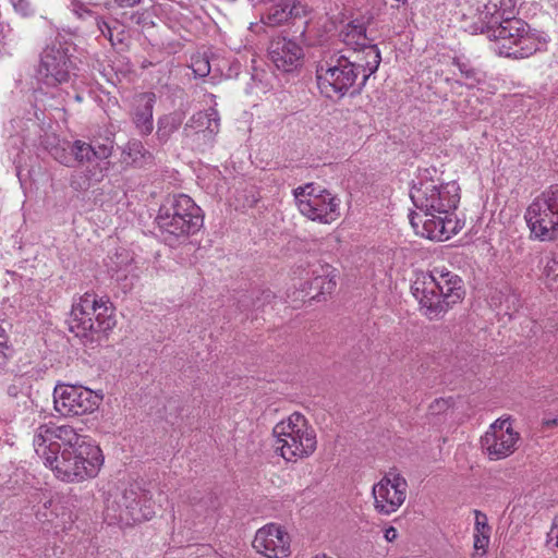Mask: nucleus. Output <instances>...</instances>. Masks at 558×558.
Masks as SVG:
<instances>
[{
  "label": "nucleus",
  "instance_id": "obj_49",
  "mask_svg": "<svg viewBox=\"0 0 558 558\" xmlns=\"http://www.w3.org/2000/svg\"><path fill=\"white\" fill-rule=\"evenodd\" d=\"M435 403L438 407L446 404V402L444 400H436Z\"/></svg>",
  "mask_w": 558,
  "mask_h": 558
},
{
  "label": "nucleus",
  "instance_id": "obj_16",
  "mask_svg": "<svg viewBox=\"0 0 558 558\" xmlns=\"http://www.w3.org/2000/svg\"><path fill=\"white\" fill-rule=\"evenodd\" d=\"M517 0H499L498 2L488 1L487 3H480V12L477 22L471 26V34H485L492 39V33L499 27L505 19L508 16L513 17L517 14Z\"/></svg>",
  "mask_w": 558,
  "mask_h": 558
},
{
  "label": "nucleus",
  "instance_id": "obj_7",
  "mask_svg": "<svg viewBox=\"0 0 558 558\" xmlns=\"http://www.w3.org/2000/svg\"><path fill=\"white\" fill-rule=\"evenodd\" d=\"M508 16L504 23L492 33V39L497 43V52L500 56L513 59L529 58L541 50L545 41L531 29L530 25L521 19Z\"/></svg>",
  "mask_w": 558,
  "mask_h": 558
},
{
  "label": "nucleus",
  "instance_id": "obj_27",
  "mask_svg": "<svg viewBox=\"0 0 558 558\" xmlns=\"http://www.w3.org/2000/svg\"><path fill=\"white\" fill-rule=\"evenodd\" d=\"M123 162L136 167H142L147 163L151 158L148 150L145 149L144 145L138 141L129 142L123 149Z\"/></svg>",
  "mask_w": 558,
  "mask_h": 558
},
{
  "label": "nucleus",
  "instance_id": "obj_15",
  "mask_svg": "<svg viewBox=\"0 0 558 558\" xmlns=\"http://www.w3.org/2000/svg\"><path fill=\"white\" fill-rule=\"evenodd\" d=\"M408 483L395 471L388 472L373 486L375 509L381 514L396 512L407 498Z\"/></svg>",
  "mask_w": 558,
  "mask_h": 558
},
{
  "label": "nucleus",
  "instance_id": "obj_39",
  "mask_svg": "<svg viewBox=\"0 0 558 558\" xmlns=\"http://www.w3.org/2000/svg\"><path fill=\"white\" fill-rule=\"evenodd\" d=\"M112 148H113L112 145H109V144L93 145V149H94L93 160L94 159H98V160L108 159L112 154Z\"/></svg>",
  "mask_w": 558,
  "mask_h": 558
},
{
  "label": "nucleus",
  "instance_id": "obj_9",
  "mask_svg": "<svg viewBox=\"0 0 558 558\" xmlns=\"http://www.w3.org/2000/svg\"><path fill=\"white\" fill-rule=\"evenodd\" d=\"M299 211L312 221L329 225L340 217L339 197L314 183L293 190Z\"/></svg>",
  "mask_w": 558,
  "mask_h": 558
},
{
  "label": "nucleus",
  "instance_id": "obj_41",
  "mask_svg": "<svg viewBox=\"0 0 558 558\" xmlns=\"http://www.w3.org/2000/svg\"><path fill=\"white\" fill-rule=\"evenodd\" d=\"M14 10L23 16L32 14L33 9L28 0H10Z\"/></svg>",
  "mask_w": 558,
  "mask_h": 558
},
{
  "label": "nucleus",
  "instance_id": "obj_46",
  "mask_svg": "<svg viewBox=\"0 0 558 558\" xmlns=\"http://www.w3.org/2000/svg\"><path fill=\"white\" fill-rule=\"evenodd\" d=\"M544 424H545L547 427H550V426H554V425H556V424H557V420H556V418H554V420H546V421L544 422Z\"/></svg>",
  "mask_w": 558,
  "mask_h": 558
},
{
  "label": "nucleus",
  "instance_id": "obj_25",
  "mask_svg": "<svg viewBox=\"0 0 558 558\" xmlns=\"http://www.w3.org/2000/svg\"><path fill=\"white\" fill-rule=\"evenodd\" d=\"M341 40L352 50L373 45L372 39L366 35V27L363 23L353 21L348 23L340 33Z\"/></svg>",
  "mask_w": 558,
  "mask_h": 558
},
{
  "label": "nucleus",
  "instance_id": "obj_10",
  "mask_svg": "<svg viewBox=\"0 0 558 558\" xmlns=\"http://www.w3.org/2000/svg\"><path fill=\"white\" fill-rule=\"evenodd\" d=\"M532 234L541 241L555 239L558 233V184L537 195L524 214Z\"/></svg>",
  "mask_w": 558,
  "mask_h": 558
},
{
  "label": "nucleus",
  "instance_id": "obj_18",
  "mask_svg": "<svg viewBox=\"0 0 558 558\" xmlns=\"http://www.w3.org/2000/svg\"><path fill=\"white\" fill-rule=\"evenodd\" d=\"M253 547L267 558H284L290 554V538L279 525L270 523L256 532Z\"/></svg>",
  "mask_w": 558,
  "mask_h": 558
},
{
  "label": "nucleus",
  "instance_id": "obj_37",
  "mask_svg": "<svg viewBox=\"0 0 558 558\" xmlns=\"http://www.w3.org/2000/svg\"><path fill=\"white\" fill-rule=\"evenodd\" d=\"M480 12V3L476 5H470L468 11L462 15V28L465 32L471 34V26L475 25L477 22V15L475 13Z\"/></svg>",
  "mask_w": 558,
  "mask_h": 558
},
{
  "label": "nucleus",
  "instance_id": "obj_19",
  "mask_svg": "<svg viewBox=\"0 0 558 558\" xmlns=\"http://www.w3.org/2000/svg\"><path fill=\"white\" fill-rule=\"evenodd\" d=\"M268 57L279 71L290 73L302 65L304 52L296 41L286 37H277L269 44Z\"/></svg>",
  "mask_w": 558,
  "mask_h": 558
},
{
  "label": "nucleus",
  "instance_id": "obj_6",
  "mask_svg": "<svg viewBox=\"0 0 558 558\" xmlns=\"http://www.w3.org/2000/svg\"><path fill=\"white\" fill-rule=\"evenodd\" d=\"M272 435L275 451L287 462L306 459L317 448L315 429L299 412H294L277 423L272 428Z\"/></svg>",
  "mask_w": 558,
  "mask_h": 558
},
{
  "label": "nucleus",
  "instance_id": "obj_33",
  "mask_svg": "<svg viewBox=\"0 0 558 558\" xmlns=\"http://www.w3.org/2000/svg\"><path fill=\"white\" fill-rule=\"evenodd\" d=\"M453 64L458 68L462 76L464 77V84L472 87L481 81L480 72L472 68L468 62L460 59H454Z\"/></svg>",
  "mask_w": 558,
  "mask_h": 558
},
{
  "label": "nucleus",
  "instance_id": "obj_31",
  "mask_svg": "<svg viewBox=\"0 0 558 558\" xmlns=\"http://www.w3.org/2000/svg\"><path fill=\"white\" fill-rule=\"evenodd\" d=\"M69 148L73 154V162L77 161L78 163H83L93 161L94 149L92 144L77 140L74 141Z\"/></svg>",
  "mask_w": 558,
  "mask_h": 558
},
{
  "label": "nucleus",
  "instance_id": "obj_2",
  "mask_svg": "<svg viewBox=\"0 0 558 558\" xmlns=\"http://www.w3.org/2000/svg\"><path fill=\"white\" fill-rule=\"evenodd\" d=\"M410 197L420 214L409 215L410 222L417 234L435 241H444L456 232L458 221L453 219L454 210L460 202V186L450 181L438 184L434 180L414 183Z\"/></svg>",
  "mask_w": 558,
  "mask_h": 558
},
{
  "label": "nucleus",
  "instance_id": "obj_26",
  "mask_svg": "<svg viewBox=\"0 0 558 558\" xmlns=\"http://www.w3.org/2000/svg\"><path fill=\"white\" fill-rule=\"evenodd\" d=\"M184 119L185 113L179 110L159 117L156 131L157 140L161 144L167 143L171 135L181 128Z\"/></svg>",
  "mask_w": 558,
  "mask_h": 558
},
{
  "label": "nucleus",
  "instance_id": "obj_20",
  "mask_svg": "<svg viewBox=\"0 0 558 558\" xmlns=\"http://www.w3.org/2000/svg\"><path fill=\"white\" fill-rule=\"evenodd\" d=\"M337 270L326 263L314 264L311 268V278L306 282V295L311 300L320 301L325 294H330L337 286Z\"/></svg>",
  "mask_w": 558,
  "mask_h": 558
},
{
  "label": "nucleus",
  "instance_id": "obj_5",
  "mask_svg": "<svg viewBox=\"0 0 558 558\" xmlns=\"http://www.w3.org/2000/svg\"><path fill=\"white\" fill-rule=\"evenodd\" d=\"M68 325L70 331L81 339L99 340L102 333L116 326L113 306L107 298L86 292L73 304Z\"/></svg>",
  "mask_w": 558,
  "mask_h": 558
},
{
  "label": "nucleus",
  "instance_id": "obj_29",
  "mask_svg": "<svg viewBox=\"0 0 558 558\" xmlns=\"http://www.w3.org/2000/svg\"><path fill=\"white\" fill-rule=\"evenodd\" d=\"M475 515V533H474V547L476 549L485 550L489 544L490 526L485 513L480 510H474Z\"/></svg>",
  "mask_w": 558,
  "mask_h": 558
},
{
  "label": "nucleus",
  "instance_id": "obj_38",
  "mask_svg": "<svg viewBox=\"0 0 558 558\" xmlns=\"http://www.w3.org/2000/svg\"><path fill=\"white\" fill-rule=\"evenodd\" d=\"M72 12L81 20L87 16H94V12L88 8V4L82 0H70Z\"/></svg>",
  "mask_w": 558,
  "mask_h": 558
},
{
  "label": "nucleus",
  "instance_id": "obj_12",
  "mask_svg": "<svg viewBox=\"0 0 558 558\" xmlns=\"http://www.w3.org/2000/svg\"><path fill=\"white\" fill-rule=\"evenodd\" d=\"M101 399V396L81 385L58 384L53 389V408L64 417L93 413Z\"/></svg>",
  "mask_w": 558,
  "mask_h": 558
},
{
  "label": "nucleus",
  "instance_id": "obj_3",
  "mask_svg": "<svg viewBox=\"0 0 558 558\" xmlns=\"http://www.w3.org/2000/svg\"><path fill=\"white\" fill-rule=\"evenodd\" d=\"M412 294L424 315L435 319L464 298L461 278L445 267L430 271H416L411 286Z\"/></svg>",
  "mask_w": 558,
  "mask_h": 558
},
{
  "label": "nucleus",
  "instance_id": "obj_50",
  "mask_svg": "<svg viewBox=\"0 0 558 558\" xmlns=\"http://www.w3.org/2000/svg\"><path fill=\"white\" fill-rule=\"evenodd\" d=\"M123 289H124V291L130 290V289H131V286H129V284H124V286H123Z\"/></svg>",
  "mask_w": 558,
  "mask_h": 558
},
{
  "label": "nucleus",
  "instance_id": "obj_17",
  "mask_svg": "<svg viewBox=\"0 0 558 558\" xmlns=\"http://www.w3.org/2000/svg\"><path fill=\"white\" fill-rule=\"evenodd\" d=\"M220 130L218 111L210 108L194 113L183 128V135L191 138L197 147L211 146Z\"/></svg>",
  "mask_w": 558,
  "mask_h": 558
},
{
  "label": "nucleus",
  "instance_id": "obj_1",
  "mask_svg": "<svg viewBox=\"0 0 558 558\" xmlns=\"http://www.w3.org/2000/svg\"><path fill=\"white\" fill-rule=\"evenodd\" d=\"M33 445L44 464L50 468L57 478L66 483L96 477L105 460L94 440L66 424L39 425Z\"/></svg>",
  "mask_w": 558,
  "mask_h": 558
},
{
  "label": "nucleus",
  "instance_id": "obj_24",
  "mask_svg": "<svg viewBox=\"0 0 558 558\" xmlns=\"http://www.w3.org/2000/svg\"><path fill=\"white\" fill-rule=\"evenodd\" d=\"M109 166L110 162L106 161L88 167L84 174H73L70 181V185L75 191H85L92 185L97 184L105 179Z\"/></svg>",
  "mask_w": 558,
  "mask_h": 558
},
{
  "label": "nucleus",
  "instance_id": "obj_34",
  "mask_svg": "<svg viewBox=\"0 0 558 558\" xmlns=\"http://www.w3.org/2000/svg\"><path fill=\"white\" fill-rule=\"evenodd\" d=\"M499 294L498 302L500 305L505 304L507 311H515L519 307V296L512 292L511 288L504 287V289L499 291ZM492 300L494 304H497L496 296H493Z\"/></svg>",
  "mask_w": 558,
  "mask_h": 558
},
{
  "label": "nucleus",
  "instance_id": "obj_36",
  "mask_svg": "<svg viewBox=\"0 0 558 558\" xmlns=\"http://www.w3.org/2000/svg\"><path fill=\"white\" fill-rule=\"evenodd\" d=\"M192 71L195 76L205 77L210 73V62L207 56L196 54L192 58Z\"/></svg>",
  "mask_w": 558,
  "mask_h": 558
},
{
  "label": "nucleus",
  "instance_id": "obj_40",
  "mask_svg": "<svg viewBox=\"0 0 558 558\" xmlns=\"http://www.w3.org/2000/svg\"><path fill=\"white\" fill-rule=\"evenodd\" d=\"M95 20H96L97 28L100 32V34L105 38H107L112 45H114L112 29L108 25V23L105 20H102V19H100L98 16H95Z\"/></svg>",
  "mask_w": 558,
  "mask_h": 558
},
{
  "label": "nucleus",
  "instance_id": "obj_22",
  "mask_svg": "<svg viewBox=\"0 0 558 558\" xmlns=\"http://www.w3.org/2000/svg\"><path fill=\"white\" fill-rule=\"evenodd\" d=\"M347 59L357 68V73L361 75L359 86L364 87L369 76L378 70L381 56L377 45L373 44L353 50Z\"/></svg>",
  "mask_w": 558,
  "mask_h": 558
},
{
  "label": "nucleus",
  "instance_id": "obj_23",
  "mask_svg": "<svg viewBox=\"0 0 558 558\" xmlns=\"http://www.w3.org/2000/svg\"><path fill=\"white\" fill-rule=\"evenodd\" d=\"M307 9L301 2L283 0L270 4L262 15V22L270 27L280 26L291 20L305 16Z\"/></svg>",
  "mask_w": 558,
  "mask_h": 558
},
{
  "label": "nucleus",
  "instance_id": "obj_48",
  "mask_svg": "<svg viewBox=\"0 0 558 558\" xmlns=\"http://www.w3.org/2000/svg\"><path fill=\"white\" fill-rule=\"evenodd\" d=\"M313 558H331V557H328V556H327V555H325V554H318V555H316V556H315V557H313Z\"/></svg>",
  "mask_w": 558,
  "mask_h": 558
},
{
  "label": "nucleus",
  "instance_id": "obj_45",
  "mask_svg": "<svg viewBox=\"0 0 558 558\" xmlns=\"http://www.w3.org/2000/svg\"><path fill=\"white\" fill-rule=\"evenodd\" d=\"M120 8H133L137 5L142 0H114Z\"/></svg>",
  "mask_w": 558,
  "mask_h": 558
},
{
  "label": "nucleus",
  "instance_id": "obj_32",
  "mask_svg": "<svg viewBox=\"0 0 558 558\" xmlns=\"http://www.w3.org/2000/svg\"><path fill=\"white\" fill-rule=\"evenodd\" d=\"M13 354L14 349L9 343V337L5 330L0 326V371L7 369Z\"/></svg>",
  "mask_w": 558,
  "mask_h": 558
},
{
  "label": "nucleus",
  "instance_id": "obj_47",
  "mask_svg": "<svg viewBox=\"0 0 558 558\" xmlns=\"http://www.w3.org/2000/svg\"><path fill=\"white\" fill-rule=\"evenodd\" d=\"M398 4H397V8H399L400 5H405L408 3V0H395Z\"/></svg>",
  "mask_w": 558,
  "mask_h": 558
},
{
  "label": "nucleus",
  "instance_id": "obj_28",
  "mask_svg": "<svg viewBox=\"0 0 558 558\" xmlns=\"http://www.w3.org/2000/svg\"><path fill=\"white\" fill-rule=\"evenodd\" d=\"M543 280L547 289L558 293V253H550L543 259Z\"/></svg>",
  "mask_w": 558,
  "mask_h": 558
},
{
  "label": "nucleus",
  "instance_id": "obj_42",
  "mask_svg": "<svg viewBox=\"0 0 558 558\" xmlns=\"http://www.w3.org/2000/svg\"><path fill=\"white\" fill-rule=\"evenodd\" d=\"M22 390H23V385H22L21 378L15 379L12 384H10L7 387V393H8V396H10L12 398H17L22 393Z\"/></svg>",
  "mask_w": 558,
  "mask_h": 558
},
{
  "label": "nucleus",
  "instance_id": "obj_14",
  "mask_svg": "<svg viewBox=\"0 0 558 558\" xmlns=\"http://www.w3.org/2000/svg\"><path fill=\"white\" fill-rule=\"evenodd\" d=\"M510 418L496 420L481 438L483 451L490 460L497 461L512 454L519 441Z\"/></svg>",
  "mask_w": 558,
  "mask_h": 558
},
{
  "label": "nucleus",
  "instance_id": "obj_13",
  "mask_svg": "<svg viewBox=\"0 0 558 558\" xmlns=\"http://www.w3.org/2000/svg\"><path fill=\"white\" fill-rule=\"evenodd\" d=\"M74 63L68 47L61 41L48 45L40 56L38 77L48 86L66 83L71 78Z\"/></svg>",
  "mask_w": 558,
  "mask_h": 558
},
{
  "label": "nucleus",
  "instance_id": "obj_44",
  "mask_svg": "<svg viewBox=\"0 0 558 558\" xmlns=\"http://www.w3.org/2000/svg\"><path fill=\"white\" fill-rule=\"evenodd\" d=\"M384 537L387 542H395L398 537V531L393 526H389L385 530Z\"/></svg>",
  "mask_w": 558,
  "mask_h": 558
},
{
  "label": "nucleus",
  "instance_id": "obj_4",
  "mask_svg": "<svg viewBox=\"0 0 558 558\" xmlns=\"http://www.w3.org/2000/svg\"><path fill=\"white\" fill-rule=\"evenodd\" d=\"M201 207L186 194L169 195L160 205L156 223L165 242L173 245L203 227Z\"/></svg>",
  "mask_w": 558,
  "mask_h": 558
},
{
  "label": "nucleus",
  "instance_id": "obj_35",
  "mask_svg": "<svg viewBox=\"0 0 558 558\" xmlns=\"http://www.w3.org/2000/svg\"><path fill=\"white\" fill-rule=\"evenodd\" d=\"M69 146H71L70 143H64L63 145H57L53 148H51L50 154L51 156L60 163L64 166H72L73 165V154L70 150Z\"/></svg>",
  "mask_w": 558,
  "mask_h": 558
},
{
  "label": "nucleus",
  "instance_id": "obj_11",
  "mask_svg": "<svg viewBox=\"0 0 558 558\" xmlns=\"http://www.w3.org/2000/svg\"><path fill=\"white\" fill-rule=\"evenodd\" d=\"M317 85L320 93L328 98L343 97L348 93H359L361 75L357 68L347 59V56L332 58L327 68L323 65L316 70Z\"/></svg>",
  "mask_w": 558,
  "mask_h": 558
},
{
  "label": "nucleus",
  "instance_id": "obj_21",
  "mask_svg": "<svg viewBox=\"0 0 558 558\" xmlns=\"http://www.w3.org/2000/svg\"><path fill=\"white\" fill-rule=\"evenodd\" d=\"M156 95L151 92L141 93L134 96L131 118L140 135L147 136L154 130V107Z\"/></svg>",
  "mask_w": 558,
  "mask_h": 558
},
{
  "label": "nucleus",
  "instance_id": "obj_8",
  "mask_svg": "<svg viewBox=\"0 0 558 558\" xmlns=\"http://www.w3.org/2000/svg\"><path fill=\"white\" fill-rule=\"evenodd\" d=\"M106 518L110 523L130 525L149 520L155 514V506L148 490L130 485L106 506Z\"/></svg>",
  "mask_w": 558,
  "mask_h": 558
},
{
  "label": "nucleus",
  "instance_id": "obj_43",
  "mask_svg": "<svg viewBox=\"0 0 558 558\" xmlns=\"http://www.w3.org/2000/svg\"><path fill=\"white\" fill-rule=\"evenodd\" d=\"M548 543L558 547V517L553 521L550 531L548 532Z\"/></svg>",
  "mask_w": 558,
  "mask_h": 558
},
{
  "label": "nucleus",
  "instance_id": "obj_30",
  "mask_svg": "<svg viewBox=\"0 0 558 558\" xmlns=\"http://www.w3.org/2000/svg\"><path fill=\"white\" fill-rule=\"evenodd\" d=\"M132 256L126 250H122L117 252L113 257H110L111 264L109 265L110 269L113 271L112 277L116 276V280L120 281L122 279H126V275L123 272H130Z\"/></svg>",
  "mask_w": 558,
  "mask_h": 558
}]
</instances>
